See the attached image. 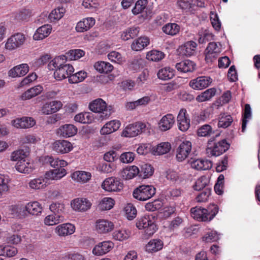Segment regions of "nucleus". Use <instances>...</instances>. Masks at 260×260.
<instances>
[{"mask_svg":"<svg viewBox=\"0 0 260 260\" xmlns=\"http://www.w3.org/2000/svg\"><path fill=\"white\" fill-rule=\"evenodd\" d=\"M95 69L101 73H108L111 72L113 67L110 63L105 61H98L94 65Z\"/></svg>","mask_w":260,"mask_h":260,"instance_id":"43","label":"nucleus"},{"mask_svg":"<svg viewBox=\"0 0 260 260\" xmlns=\"http://www.w3.org/2000/svg\"><path fill=\"white\" fill-rule=\"evenodd\" d=\"M101 187L107 192H120L123 189V183L120 179L115 177L106 178L102 183Z\"/></svg>","mask_w":260,"mask_h":260,"instance_id":"6","label":"nucleus"},{"mask_svg":"<svg viewBox=\"0 0 260 260\" xmlns=\"http://www.w3.org/2000/svg\"><path fill=\"white\" fill-rule=\"evenodd\" d=\"M49 210L56 215L64 217L65 206L62 203L58 202L52 203L49 206Z\"/></svg>","mask_w":260,"mask_h":260,"instance_id":"38","label":"nucleus"},{"mask_svg":"<svg viewBox=\"0 0 260 260\" xmlns=\"http://www.w3.org/2000/svg\"><path fill=\"white\" fill-rule=\"evenodd\" d=\"M121 125V122L117 120L107 122L102 127L100 133L102 135H109L117 131Z\"/></svg>","mask_w":260,"mask_h":260,"instance_id":"21","label":"nucleus"},{"mask_svg":"<svg viewBox=\"0 0 260 260\" xmlns=\"http://www.w3.org/2000/svg\"><path fill=\"white\" fill-rule=\"evenodd\" d=\"M218 212V207L215 204H210L206 209L201 207H195L190 209L191 216L200 221L209 222Z\"/></svg>","mask_w":260,"mask_h":260,"instance_id":"2","label":"nucleus"},{"mask_svg":"<svg viewBox=\"0 0 260 260\" xmlns=\"http://www.w3.org/2000/svg\"><path fill=\"white\" fill-rule=\"evenodd\" d=\"M175 117L171 114H168L164 116L158 123L159 129L161 131H166L170 129L174 125Z\"/></svg>","mask_w":260,"mask_h":260,"instance_id":"22","label":"nucleus"},{"mask_svg":"<svg viewBox=\"0 0 260 260\" xmlns=\"http://www.w3.org/2000/svg\"><path fill=\"white\" fill-rule=\"evenodd\" d=\"M197 44L192 41L186 42L184 44L180 47L179 52L183 55L190 56L193 55L196 52Z\"/></svg>","mask_w":260,"mask_h":260,"instance_id":"25","label":"nucleus"},{"mask_svg":"<svg viewBox=\"0 0 260 260\" xmlns=\"http://www.w3.org/2000/svg\"><path fill=\"white\" fill-rule=\"evenodd\" d=\"M124 211L128 220H132L136 217L137 210L132 204H127L125 206Z\"/></svg>","mask_w":260,"mask_h":260,"instance_id":"58","label":"nucleus"},{"mask_svg":"<svg viewBox=\"0 0 260 260\" xmlns=\"http://www.w3.org/2000/svg\"><path fill=\"white\" fill-rule=\"evenodd\" d=\"M150 43L149 39L146 37H141L135 39L131 44V48L135 51H139L144 49Z\"/></svg>","mask_w":260,"mask_h":260,"instance_id":"30","label":"nucleus"},{"mask_svg":"<svg viewBox=\"0 0 260 260\" xmlns=\"http://www.w3.org/2000/svg\"><path fill=\"white\" fill-rule=\"evenodd\" d=\"M65 60V56L62 55L54 58L49 63V66L54 68V77L56 80L61 81L67 78L69 80V76L74 71V67Z\"/></svg>","mask_w":260,"mask_h":260,"instance_id":"1","label":"nucleus"},{"mask_svg":"<svg viewBox=\"0 0 260 260\" xmlns=\"http://www.w3.org/2000/svg\"><path fill=\"white\" fill-rule=\"evenodd\" d=\"M171 148V145L169 142H161L153 148L154 154L162 155L169 152Z\"/></svg>","mask_w":260,"mask_h":260,"instance_id":"44","label":"nucleus"},{"mask_svg":"<svg viewBox=\"0 0 260 260\" xmlns=\"http://www.w3.org/2000/svg\"><path fill=\"white\" fill-rule=\"evenodd\" d=\"M233 121V119L230 115L221 114L218 121V126L219 127L226 128L231 124Z\"/></svg>","mask_w":260,"mask_h":260,"instance_id":"54","label":"nucleus"},{"mask_svg":"<svg viewBox=\"0 0 260 260\" xmlns=\"http://www.w3.org/2000/svg\"><path fill=\"white\" fill-rule=\"evenodd\" d=\"M251 118V110L249 104H246L243 115L242 131L244 132L246 127L248 121Z\"/></svg>","mask_w":260,"mask_h":260,"instance_id":"53","label":"nucleus"},{"mask_svg":"<svg viewBox=\"0 0 260 260\" xmlns=\"http://www.w3.org/2000/svg\"><path fill=\"white\" fill-rule=\"evenodd\" d=\"M77 133V128L73 124H67L61 126L57 130V133L64 138L74 136Z\"/></svg>","mask_w":260,"mask_h":260,"instance_id":"24","label":"nucleus"},{"mask_svg":"<svg viewBox=\"0 0 260 260\" xmlns=\"http://www.w3.org/2000/svg\"><path fill=\"white\" fill-rule=\"evenodd\" d=\"M135 154L132 152H125L122 153L119 157L121 162L124 164H129L133 162L135 159Z\"/></svg>","mask_w":260,"mask_h":260,"instance_id":"63","label":"nucleus"},{"mask_svg":"<svg viewBox=\"0 0 260 260\" xmlns=\"http://www.w3.org/2000/svg\"><path fill=\"white\" fill-rule=\"evenodd\" d=\"M147 4V0H138L132 9L133 13L134 15H137L143 12L146 9Z\"/></svg>","mask_w":260,"mask_h":260,"instance_id":"57","label":"nucleus"},{"mask_svg":"<svg viewBox=\"0 0 260 260\" xmlns=\"http://www.w3.org/2000/svg\"><path fill=\"white\" fill-rule=\"evenodd\" d=\"M189 163L192 168L197 170H209L212 167V162L205 159H191Z\"/></svg>","mask_w":260,"mask_h":260,"instance_id":"18","label":"nucleus"},{"mask_svg":"<svg viewBox=\"0 0 260 260\" xmlns=\"http://www.w3.org/2000/svg\"><path fill=\"white\" fill-rule=\"evenodd\" d=\"M24 208L29 214L32 215H39L43 211L42 205L37 201L28 203Z\"/></svg>","mask_w":260,"mask_h":260,"instance_id":"34","label":"nucleus"},{"mask_svg":"<svg viewBox=\"0 0 260 260\" xmlns=\"http://www.w3.org/2000/svg\"><path fill=\"white\" fill-rule=\"evenodd\" d=\"M72 179L78 182L85 183L88 182L91 178V174L90 172L77 171L71 175Z\"/></svg>","mask_w":260,"mask_h":260,"instance_id":"27","label":"nucleus"},{"mask_svg":"<svg viewBox=\"0 0 260 260\" xmlns=\"http://www.w3.org/2000/svg\"><path fill=\"white\" fill-rule=\"evenodd\" d=\"M174 75L175 71L170 67L161 69L157 73L158 78L162 80H169L172 78Z\"/></svg>","mask_w":260,"mask_h":260,"instance_id":"41","label":"nucleus"},{"mask_svg":"<svg viewBox=\"0 0 260 260\" xmlns=\"http://www.w3.org/2000/svg\"><path fill=\"white\" fill-rule=\"evenodd\" d=\"M44 88L42 86L37 85L26 90L22 93L19 97V99L22 101L30 100L39 94L43 91Z\"/></svg>","mask_w":260,"mask_h":260,"instance_id":"20","label":"nucleus"},{"mask_svg":"<svg viewBox=\"0 0 260 260\" xmlns=\"http://www.w3.org/2000/svg\"><path fill=\"white\" fill-rule=\"evenodd\" d=\"M31 16V12L28 9H23L17 13L15 19L19 21H27Z\"/></svg>","mask_w":260,"mask_h":260,"instance_id":"62","label":"nucleus"},{"mask_svg":"<svg viewBox=\"0 0 260 260\" xmlns=\"http://www.w3.org/2000/svg\"><path fill=\"white\" fill-rule=\"evenodd\" d=\"M229 148V144L225 140L212 144L208 143L206 153L208 156H218L225 152Z\"/></svg>","mask_w":260,"mask_h":260,"instance_id":"7","label":"nucleus"},{"mask_svg":"<svg viewBox=\"0 0 260 260\" xmlns=\"http://www.w3.org/2000/svg\"><path fill=\"white\" fill-rule=\"evenodd\" d=\"M28 71V65L26 63H22L11 69L9 71V75L12 78L23 76L26 75Z\"/></svg>","mask_w":260,"mask_h":260,"instance_id":"23","label":"nucleus"},{"mask_svg":"<svg viewBox=\"0 0 260 260\" xmlns=\"http://www.w3.org/2000/svg\"><path fill=\"white\" fill-rule=\"evenodd\" d=\"M92 206L91 201L86 198H77L71 202V208L76 212H85Z\"/></svg>","mask_w":260,"mask_h":260,"instance_id":"9","label":"nucleus"},{"mask_svg":"<svg viewBox=\"0 0 260 260\" xmlns=\"http://www.w3.org/2000/svg\"><path fill=\"white\" fill-rule=\"evenodd\" d=\"M177 123L179 129L182 131H186L190 126V119L187 114L186 110L181 109L177 116Z\"/></svg>","mask_w":260,"mask_h":260,"instance_id":"15","label":"nucleus"},{"mask_svg":"<svg viewBox=\"0 0 260 260\" xmlns=\"http://www.w3.org/2000/svg\"><path fill=\"white\" fill-rule=\"evenodd\" d=\"M52 149L58 153L64 154L70 152L73 149V146L67 140H57L52 144Z\"/></svg>","mask_w":260,"mask_h":260,"instance_id":"16","label":"nucleus"},{"mask_svg":"<svg viewBox=\"0 0 260 260\" xmlns=\"http://www.w3.org/2000/svg\"><path fill=\"white\" fill-rule=\"evenodd\" d=\"M28 186L31 189H42L46 186V183L43 178L39 177L30 180L28 182Z\"/></svg>","mask_w":260,"mask_h":260,"instance_id":"45","label":"nucleus"},{"mask_svg":"<svg viewBox=\"0 0 260 260\" xmlns=\"http://www.w3.org/2000/svg\"><path fill=\"white\" fill-rule=\"evenodd\" d=\"M43 161L45 163L49 164L52 168L57 169L63 168L68 165L66 161L58 158H54L51 156H44Z\"/></svg>","mask_w":260,"mask_h":260,"instance_id":"32","label":"nucleus"},{"mask_svg":"<svg viewBox=\"0 0 260 260\" xmlns=\"http://www.w3.org/2000/svg\"><path fill=\"white\" fill-rule=\"evenodd\" d=\"M87 77V73L84 71H80L75 74H71L69 76V82L71 84H76L83 81Z\"/></svg>","mask_w":260,"mask_h":260,"instance_id":"49","label":"nucleus"},{"mask_svg":"<svg viewBox=\"0 0 260 260\" xmlns=\"http://www.w3.org/2000/svg\"><path fill=\"white\" fill-rule=\"evenodd\" d=\"M163 242L158 239L151 240L146 245V251L149 253L157 252L163 248Z\"/></svg>","mask_w":260,"mask_h":260,"instance_id":"33","label":"nucleus"},{"mask_svg":"<svg viewBox=\"0 0 260 260\" xmlns=\"http://www.w3.org/2000/svg\"><path fill=\"white\" fill-rule=\"evenodd\" d=\"M131 235V232L125 229L121 228L115 230L112 233L113 238L117 241H123L128 239Z\"/></svg>","mask_w":260,"mask_h":260,"instance_id":"37","label":"nucleus"},{"mask_svg":"<svg viewBox=\"0 0 260 260\" xmlns=\"http://www.w3.org/2000/svg\"><path fill=\"white\" fill-rule=\"evenodd\" d=\"M114 205V201L111 198H103L99 205V208L102 211L111 209Z\"/></svg>","mask_w":260,"mask_h":260,"instance_id":"56","label":"nucleus"},{"mask_svg":"<svg viewBox=\"0 0 260 260\" xmlns=\"http://www.w3.org/2000/svg\"><path fill=\"white\" fill-rule=\"evenodd\" d=\"M15 167L18 172L23 174H29L34 170L32 165L25 159L18 161Z\"/></svg>","mask_w":260,"mask_h":260,"instance_id":"35","label":"nucleus"},{"mask_svg":"<svg viewBox=\"0 0 260 260\" xmlns=\"http://www.w3.org/2000/svg\"><path fill=\"white\" fill-rule=\"evenodd\" d=\"M154 173V169L151 165L148 164H142L140 170V176L143 178H148L151 176Z\"/></svg>","mask_w":260,"mask_h":260,"instance_id":"51","label":"nucleus"},{"mask_svg":"<svg viewBox=\"0 0 260 260\" xmlns=\"http://www.w3.org/2000/svg\"><path fill=\"white\" fill-rule=\"evenodd\" d=\"M74 120L79 123H90L93 120V116L90 112L80 113L75 115Z\"/></svg>","mask_w":260,"mask_h":260,"instance_id":"42","label":"nucleus"},{"mask_svg":"<svg viewBox=\"0 0 260 260\" xmlns=\"http://www.w3.org/2000/svg\"><path fill=\"white\" fill-rule=\"evenodd\" d=\"M114 228L113 222L107 219H99L95 223V230L99 234L109 233L113 231Z\"/></svg>","mask_w":260,"mask_h":260,"instance_id":"12","label":"nucleus"},{"mask_svg":"<svg viewBox=\"0 0 260 260\" xmlns=\"http://www.w3.org/2000/svg\"><path fill=\"white\" fill-rule=\"evenodd\" d=\"M64 13L65 9L63 7H58L52 11L49 15L48 18L50 22H55L60 19Z\"/></svg>","mask_w":260,"mask_h":260,"instance_id":"48","label":"nucleus"},{"mask_svg":"<svg viewBox=\"0 0 260 260\" xmlns=\"http://www.w3.org/2000/svg\"><path fill=\"white\" fill-rule=\"evenodd\" d=\"M95 23V20L93 17H86L79 21L75 27L78 32L86 31L92 27Z\"/></svg>","mask_w":260,"mask_h":260,"instance_id":"17","label":"nucleus"},{"mask_svg":"<svg viewBox=\"0 0 260 260\" xmlns=\"http://www.w3.org/2000/svg\"><path fill=\"white\" fill-rule=\"evenodd\" d=\"M52 30V27L50 25H44L39 27L33 36L35 40H41L47 37Z\"/></svg>","mask_w":260,"mask_h":260,"instance_id":"26","label":"nucleus"},{"mask_svg":"<svg viewBox=\"0 0 260 260\" xmlns=\"http://www.w3.org/2000/svg\"><path fill=\"white\" fill-rule=\"evenodd\" d=\"M175 211V208L173 206L164 207L159 213V216L162 218L166 219L171 216Z\"/></svg>","mask_w":260,"mask_h":260,"instance_id":"64","label":"nucleus"},{"mask_svg":"<svg viewBox=\"0 0 260 260\" xmlns=\"http://www.w3.org/2000/svg\"><path fill=\"white\" fill-rule=\"evenodd\" d=\"M89 107L92 112L101 113V117L103 119L108 118L112 113V106H107L106 103L102 99H97L92 102Z\"/></svg>","mask_w":260,"mask_h":260,"instance_id":"4","label":"nucleus"},{"mask_svg":"<svg viewBox=\"0 0 260 260\" xmlns=\"http://www.w3.org/2000/svg\"><path fill=\"white\" fill-rule=\"evenodd\" d=\"M146 129V124L142 122H136L129 124L123 129L122 136L124 137H136L144 132Z\"/></svg>","mask_w":260,"mask_h":260,"instance_id":"8","label":"nucleus"},{"mask_svg":"<svg viewBox=\"0 0 260 260\" xmlns=\"http://www.w3.org/2000/svg\"><path fill=\"white\" fill-rule=\"evenodd\" d=\"M155 193V188L152 185H142L135 188L133 192L134 198L139 201H146Z\"/></svg>","mask_w":260,"mask_h":260,"instance_id":"5","label":"nucleus"},{"mask_svg":"<svg viewBox=\"0 0 260 260\" xmlns=\"http://www.w3.org/2000/svg\"><path fill=\"white\" fill-rule=\"evenodd\" d=\"M180 26L175 23H169L162 27V31L166 34L175 36L180 31Z\"/></svg>","mask_w":260,"mask_h":260,"instance_id":"46","label":"nucleus"},{"mask_svg":"<svg viewBox=\"0 0 260 260\" xmlns=\"http://www.w3.org/2000/svg\"><path fill=\"white\" fill-rule=\"evenodd\" d=\"M140 172L139 169L136 166H132L126 167L121 170L120 172V176L125 180H130L137 175Z\"/></svg>","mask_w":260,"mask_h":260,"instance_id":"31","label":"nucleus"},{"mask_svg":"<svg viewBox=\"0 0 260 260\" xmlns=\"http://www.w3.org/2000/svg\"><path fill=\"white\" fill-rule=\"evenodd\" d=\"M115 169L116 166L114 164L105 162L100 164L97 167L98 171L104 173H111L114 171Z\"/></svg>","mask_w":260,"mask_h":260,"instance_id":"60","label":"nucleus"},{"mask_svg":"<svg viewBox=\"0 0 260 260\" xmlns=\"http://www.w3.org/2000/svg\"><path fill=\"white\" fill-rule=\"evenodd\" d=\"M196 64L190 60H185L176 64L175 68L182 73L192 72L195 69Z\"/></svg>","mask_w":260,"mask_h":260,"instance_id":"28","label":"nucleus"},{"mask_svg":"<svg viewBox=\"0 0 260 260\" xmlns=\"http://www.w3.org/2000/svg\"><path fill=\"white\" fill-rule=\"evenodd\" d=\"M216 90L214 88H211L202 92L196 98L198 102H203L211 99L216 93Z\"/></svg>","mask_w":260,"mask_h":260,"instance_id":"40","label":"nucleus"},{"mask_svg":"<svg viewBox=\"0 0 260 260\" xmlns=\"http://www.w3.org/2000/svg\"><path fill=\"white\" fill-rule=\"evenodd\" d=\"M209 183V179L206 176H202L196 181L193 188L196 190H200L205 188Z\"/></svg>","mask_w":260,"mask_h":260,"instance_id":"61","label":"nucleus"},{"mask_svg":"<svg viewBox=\"0 0 260 260\" xmlns=\"http://www.w3.org/2000/svg\"><path fill=\"white\" fill-rule=\"evenodd\" d=\"M10 182V179L9 176L0 174V198L4 193L9 190Z\"/></svg>","mask_w":260,"mask_h":260,"instance_id":"52","label":"nucleus"},{"mask_svg":"<svg viewBox=\"0 0 260 260\" xmlns=\"http://www.w3.org/2000/svg\"><path fill=\"white\" fill-rule=\"evenodd\" d=\"M155 217L152 215H145L138 218L136 225L139 230H143L148 236L153 235L157 230Z\"/></svg>","mask_w":260,"mask_h":260,"instance_id":"3","label":"nucleus"},{"mask_svg":"<svg viewBox=\"0 0 260 260\" xmlns=\"http://www.w3.org/2000/svg\"><path fill=\"white\" fill-rule=\"evenodd\" d=\"M63 106L62 103L58 100H52L45 102L41 107L43 114L50 115L59 111Z\"/></svg>","mask_w":260,"mask_h":260,"instance_id":"11","label":"nucleus"},{"mask_svg":"<svg viewBox=\"0 0 260 260\" xmlns=\"http://www.w3.org/2000/svg\"><path fill=\"white\" fill-rule=\"evenodd\" d=\"M66 174V170L64 169L59 168L47 172L45 177L46 179L49 180H58L64 176Z\"/></svg>","mask_w":260,"mask_h":260,"instance_id":"36","label":"nucleus"},{"mask_svg":"<svg viewBox=\"0 0 260 260\" xmlns=\"http://www.w3.org/2000/svg\"><path fill=\"white\" fill-rule=\"evenodd\" d=\"M192 149V143L188 140L181 142L176 150V159L178 161H182L190 154Z\"/></svg>","mask_w":260,"mask_h":260,"instance_id":"10","label":"nucleus"},{"mask_svg":"<svg viewBox=\"0 0 260 260\" xmlns=\"http://www.w3.org/2000/svg\"><path fill=\"white\" fill-rule=\"evenodd\" d=\"M75 231L74 225L71 223H65L57 225L55 229V233L60 237H65L73 234Z\"/></svg>","mask_w":260,"mask_h":260,"instance_id":"19","label":"nucleus"},{"mask_svg":"<svg viewBox=\"0 0 260 260\" xmlns=\"http://www.w3.org/2000/svg\"><path fill=\"white\" fill-rule=\"evenodd\" d=\"M162 203L159 200H155L151 202H149L146 204L145 207V209L149 212H153L159 210L162 206Z\"/></svg>","mask_w":260,"mask_h":260,"instance_id":"59","label":"nucleus"},{"mask_svg":"<svg viewBox=\"0 0 260 260\" xmlns=\"http://www.w3.org/2000/svg\"><path fill=\"white\" fill-rule=\"evenodd\" d=\"M212 79L207 76H201L191 80L189 86L194 90H202L206 88L212 83Z\"/></svg>","mask_w":260,"mask_h":260,"instance_id":"13","label":"nucleus"},{"mask_svg":"<svg viewBox=\"0 0 260 260\" xmlns=\"http://www.w3.org/2000/svg\"><path fill=\"white\" fill-rule=\"evenodd\" d=\"M165 57V54L160 51L152 50L147 53L146 58L152 61L157 62L162 59Z\"/></svg>","mask_w":260,"mask_h":260,"instance_id":"50","label":"nucleus"},{"mask_svg":"<svg viewBox=\"0 0 260 260\" xmlns=\"http://www.w3.org/2000/svg\"><path fill=\"white\" fill-rule=\"evenodd\" d=\"M65 220L64 217L57 216L54 214L46 216L44 219V223L45 225L52 226L62 222Z\"/></svg>","mask_w":260,"mask_h":260,"instance_id":"39","label":"nucleus"},{"mask_svg":"<svg viewBox=\"0 0 260 260\" xmlns=\"http://www.w3.org/2000/svg\"><path fill=\"white\" fill-rule=\"evenodd\" d=\"M85 52L83 50L81 49H74L69 51L66 53V56H64L66 59L68 58L70 60H77L83 56Z\"/></svg>","mask_w":260,"mask_h":260,"instance_id":"55","label":"nucleus"},{"mask_svg":"<svg viewBox=\"0 0 260 260\" xmlns=\"http://www.w3.org/2000/svg\"><path fill=\"white\" fill-rule=\"evenodd\" d=\"M114 245V243L111 241L100 242L93 247L92 253L97 256L103 255L111 250Z\"/></svg>","mask_w":260,"mask_h":260,"instance_id":"14","label":"nucleus"},{"mask_svg":"<svg viewBox=\"0 0 260 260\" xmlns=\"http://www.w3.org/2000/svg\"><path fill=\"white\" fill-rule=\"evenodd\" d=\"M29 151L27 149H19L13 152L11 154V160L12 161L23 160L28 155Z\"/></svg>","mask_w":260,"mask_h":260,"instance_id":"47","label":"nucleus"},{"mask_svg":"<svg viewBox=\"0 0 260 260\" xmlns=\"http://www.w3.org/2000/svg\"><path fill=\"white\" fill-rule=\"evenodd\" d=\"M206 59L215 58L221 51V45L215 42L210 43L206 49Z\"/></svg>","mask_w":260,"mask_h":260,"instance_id":"29","label":"nucleus"}]
</instances>
